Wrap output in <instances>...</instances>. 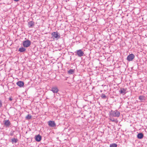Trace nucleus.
Segmentation results:
<instances>
[{
    "mask_svg": "<svg viewBox=\"0 0 147 147\" xmlns=\"http://www.w3.org/2000/svg\"><path fill=\"white\" fill-rule=\"evenodd\" d=\"M109 115L110 117H118L120 115V113L117 110H111L109 112Z\"/></svg>",
    "mask_w": 147,
    "mask_h": 147,
    "instance_id": "f257e3e1",
    "label": "nucleus"
},
{
    "mask_svg": "<svg viewBox=\"0 0 147 147\" xmlns=\"http://www.w3.org/2000/svg\"><path fill=\"white\" fill-rule=\"evenodd\" d=\"M76 55H77L78 57H81L84 56V53L81 49L77 50L75 52Z\"/></svg>",
    "mask_w": 147,
    "mask_h": 147,
    "instance_id": "f03ea898",
    "label": "nucleus"
},
{
    "mask_svg": "<svg viewBox=\"0 0 147 147\" xmlns=\"http://www.w3.org/2000/svg\"><path fill=\"white\" fill-rule=\"evenodd\" d=\"M31 41L28 40L23 42V46L24 47H28L31 45Z\"/></svg>",
    "mask_w": 147,
    "mask_h": 147,
    "instance_id": "7ed1b4c3",
    "label": "nucleus"
},
{
    "mask_svg": "<svg viewBox=\"0 0 147 147\" xmlns=\"http://www.w3.org/2000/svg\"><path fill=\"white\" fill-rule=\"evenodd\" d=\"M52 37H54L56 39H58L60 37V34L57 32H54L51 34Z\"/></svg>",
    "mask_w": 147,
    "mask_h": 147,
    "instance_id": "20e7f679",
    "label": "nucleus"
},
{
    "mask_svg": "<svg viewBox=\"0 0 147 147\" xmlns=\"http://www.w3.org/2000/svg\"><path fill=\"white\" fill-rule=\"evenodd\" d=\"M135 55L134 54H130L127 57V59L128 61H132Z\"/></svg>",
    "mask_w": 147,
    "mask_h": 147,
    "instance_id": "39448f33",
    "label": "nucleus"
},
{
    "mask_svg": "<svg viewBox=\"0 0 147 147\" xmlns=\"http://www.w3.org/2000/svg\"><path fill=\"white\" fill-rule=\"evenodd\" d=\"M50 90L52 91L53 93H57L59 91L57 87L56 86L51 88Z\"/></svg>",
    "mask_w": 147,
    "mask_h": 147,
    "instance_id": "423d86ee",
    "label": "nucleus"
},
{
    "mask_svg": "<svg viewBox=\"0 0 147 147\" xmlns=\"http://www.w3.org/2000/svg\"><path fill=\"white\" fill-rule=\"evenodd\" d=\"M4 125L7 127H9L11 123L9 120H4L3 121Z\"/></svg>",
    "mask_w": 147,
    "mask_h": 147,
    "instance_id": "0eeeda50",
    "label": "nucleus"
},
{
    "mask_svg": "<svg viewBox=\"0 0 147 147\" xmlns=\"http://www.w3.org/2000/svg\"><path fill=\"white\" fill-rule=\"evenodd\" d=\"M48 125L51 127H54L56 126V124L54 121H50L48 122Z\"/></svg>",
    "mask_w": 147,
    "mask_h": 147,
    "instance_id": "6e6552de",
    "label": "nucleus"
},
{
    "mask_svg": "<svg viewBox=\"0 0 147 147\" xmlns=\"http://www.w3.org/2000/svg\"><path fill=\"white\" fill-rule=\"evenodd\" d=\"M16 84L20 88H22L24 86V83L23 82V81H19L17 82Z\"/></svg>",
    "mask_w": 147,
    "mask_h": 147,
    "instance_id": "1a4fd4ad",
    "label": "nucleus"
},
{
    "mask_svg": "<svg viewBox=\"0 0 147 147\" xmlns=\"http://www.w3.org/2000/svg\"><path fill=\"white\" fill-rule=\"evenodd\" d=\"M126 89L123 88H121L120 90L119 91V92L121 94H122L123 95H124L126 93Z\"/></svg>",
    "mask_w": 147,
    "mask_h": 147,
    "instance_id": "9d476101",
    "label": "nucleus"
},
{
    "mask_svg": "<svg viewBox=\"0 0 147 147\" xmlns=\"http://www.w3.org/2000/svg\"><path fill=\"white\" fill-rule=\"evenodd\" d=\"M41 136L39 134H38L35 136V139L36 140L37 142H39L41 140Z\"/></svg>",
    "mask_w": 147,
    "mask_h": 147,
    "instance_id": "9b49d317",
    "label": "nucleus"
},
{
    "mask_svg": "<svg viewBox=\"0 0 147 147\" xmlns=\"http://www.w3.org/2000/svg\"><path fill=\"white\" fill-rule=\"evenodd\" d=\"M34 25V22L33 21H30L28 22V26L29 28H32Z\"/></svg>",
    "mask_w": 147,
    "mask_h": 147,
    "instance_id": "f8f14e48",
    "label": "nucleus"
},
{
    "mask_svg": "<svg viewBox=\"0 0 147 147\" xmlns=\"http://www.w3.org/2000/svg\"><path fill=\"white\" fill-rule=\"evenodd\" d=\"M144 137V135L142 133H139L137 135V137L139 139H142Z\"/></svg>",
    "mask_w": 147,
    "mask_h": 147,
    "instance_id": "ddd939ff",
    "label": "nucleus"
},
{
    "mask_svg": "<svg viewBox=\"0 0 147 147\" xmlns=\"http://www.w3.org/2000/svg\"><path fill=\"white\" fill-rule=\"evenodd\" d=\"M139 99L141 102H144L145 100V96H140L139 97Z\"/></svg>",
    "mask_w": 147,
    "mask_h": 147,
    "instance_id": "4468645a",
    "label": "nucleus"
},
{
    "mask_svg": "<svg viewBox=\"0 0 147 147\" xmlns=\"http://www.w3.org/2000/svg\"><path fill=\"white\" fill-rule=\"evenodd\" d=\"M26 50V49L22 47H21L19 49V51H20L21 52H23L25 51Z\"/></svg>",
    "mask_w": 147,
    "mask_h": 147,
    "instance_id": "2eb2a0df",
    "label": "nucleus"
},
{
    "mask_svg": "<svg viewBox=\"0 0 147 147\" xmlns=\"http://www.w3.org/2000/svg\"><path fill=\"white\" fill-rule=\"evenodd\" d=\"M74 70L73 69H70L68 71V73L70 74H74Z\"/></svg>",
    "mask_w": 147,
    "mask_h": 147,
    "instance_id": "dca6fc26",
    "label": "nucleus"
},
{
    "mask_svg": "<svg viewBox=\"0 0 147 147\" xmlns=\"http://www.w3.org/2000/svg\"><path fill=\"white\" fill-rule=\"evenodd\" d=\"M11 142L12 143H16L17 142L18 140L17 139L15 138H13L11 140Z\"/></svg>",
    "mask_w": 147,
    "mask_h": 147,
    "instance_id": "f3484780",
    "label": "nucleus"
},
{
    "mask_svg": "<svg viewBox=\"0 0 147 147\" xmlns=\"http://www.w3.org/2000/svg\"><path fill=\"white\" fill-rule=\"evenodd\" d=\"M32 117V116L29 115H28L26 117V119H31Z\"/></svg>",
    "mask_w": 147,
    "mask_h": 147,
    "instance_id": "a211bd4d",
    "label": "nucleus"
},
{
    "mask_svg": "<svg viewBox=\"0 0 147 147\" xmlns=\"http://www.w3.org/2000/svg\"><path fill=\"white\" fill-rule=\"evenodd\" d=\"M117 145L115 143L110 144V147H117Z\"/></svg>",
    "mask_w": 147,
    "mask_h": 147,
    "instance_id": "6ab92c4d",
    "label": "nucleus"
},
{
    "mask_svg": "<svg viewBox=\"0 0 147 147\" xmlns=\"http://www.w3.org/2000/svg\"><path fill=\"white\" fill-rule=\"evenodd\" d=\"M101 96L102 99H105L107 98L106 96L103 94H101Z\"/></svg>",
    "mask_w": 147,
    "mask_h": 147,
    "instance_id": "aec40b11",
    "label": "nucleus"
},
{
    "mask_svg": "<svg viewBox=\"0 0 147 147\" xmlns=\"http://www.w3.org/2000/svg\"><path fill=\"white\" fill-rule=\"evenodd\" d=\"M15 132L14 131H11L10 132V133L9 134L11 136H12L14 135V133Z\"/></svg>",
    "mask_w": 147,
    "mask_h": 147,
    "instance_id": "412c9836",
    "label": "nucleus"
},
{
    "mask_svg": "<svg viewBox=\"0 0 147 147\" xmlns=\"http://www.w3.org/2000/svg\"><path fill=\"white\" fill-rule=\"evenodd\" d=\"M2 106V101L0 99V108H1Z\"/></svg>",
    "mask_w": 147,
    "mask_h": 147,
    "instance_id": "4be33fe9",
    "label": "nucleus"
},
{
    "mask_svg": "<svg viewBox=\"0 0 147 147\" xmlns=\"http://www.w3.org/2000/svg\"><path fill=\"white\" fill-rule=\"evenodd\" d=\"M110 120L112 122H114L115 121V120L114 119L111 118Z\"/></svg>",
    "mask_w": 147,
    "mask_h": 147,
    "instance_id": "5701e85b",
    "label": "nucleus"
},
{
    "mask_svg": "<svg viewBox=\"0 0 147 147\" xmlns=\"http://www.w3.org/2000/svg\"><path fill=\"white\" fill-rule=\"evenodd\" d=\"M13 99L11 97H10L9 98V100L10 101H11Z\"/></svg>",
    "mask_w": 147,
    "mask_h": 147,
    "instance_id": "b1692460",
    "label": "nucleus"
},
{
    "mask_svg": "<svg viewBox=\"0 0 147 147\" xmlns=\"http://www.w3.org/2000/svg\"><path fill=\"white\" fill-rule=\"evenodd\" d=\"M13 0L14 1L17 2L19 1L20 0Z\"/></svg>",
    "mask_w": 147,
    "mask_h": 147,
    "instance_id": "393cba45",
    "label": "nucleus"
}]
</instances>
